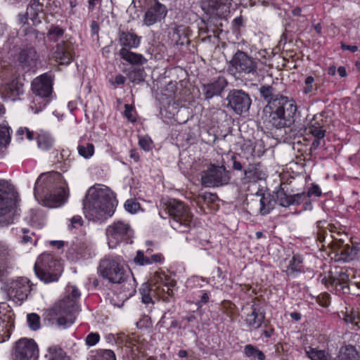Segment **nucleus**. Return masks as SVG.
<instances>
[{
	"label": "nucleus",
	"mask_w": 360,
	"mask_h": 360,
	"mask_svg": "<svg viewBox=\"0 0 360 360\" xmlns=\"http://www.w3.org/2000/svg\"><path fill=\"white\" fill-rule=\"evenodd\" d=\"M259 91L267 103L264 111L269 113L267 121L272 127L281 129L295 124L297 106L294 99L276 93L272 85H262Z\"/></svg>",
	"instance_id": "1"
},
{
	"label": "nucleus",
	"mask_w": 360,
	"mask_h": 360,
	"mask_svg": "<svg viewBox=\"0 0 360 360\" xmlns=\"http://www.w3.org/2000/svg\"><path fill=\"white\" fill-rule=\"evenodd\" d=\"M118 201L115 193L108 187L91 186L82 200L85 217L93 222L102 224L114 214Z\"/></svg>",
	"instance_id": "2"
},
{
	"label": "nucleus",
	"mask_w": 360,
	"mask_h": 360,
	"mask_svg": "<svg viewBox=\"0 0 360 360\" xmlns=\"http://www.w3.org/2000/svg\"><path fill=\"white\" fill-rule=\"evenodd\" d=\"M34 195L43 206L58 207L67 202L69 188L62 174L52 171L38 177L34 188Z\"/></svg>",
	"instance_id": "3"
},
{
	"label": "nucleus",
	"mask_w": 360,
	"mask_h": 360,
	"mask_svg": "<svg viewBox=\"0 0 360 360\" xmlns=\"http://www.w3.org/2000/svg\"><path fill=\"white\" fill-rule=\"evenodd\" d=\"M160 205L170 219L171 226L180 233H188L193 225V214L183 202L174 198H162Z\"/></svg>",
	"instance_id": "4"
},
{
	"label": "nucleus",
	"mask_w": 360,
	"mask_h": 360,
	"mask_svg": "<svg viewBox=\"0 0 360 360\" xmlns=\"http://www.w3.org/2000/svg\"><path fill=\"white\" fill-rule=\"evenodd\" d=\"M18 195L13 187L5 179H0V229L12 224L19 216Z\"/></svg>",
	"instance_id": "5"
},
{
	"label": "nucleus",
	"mask_w": 360,
	"mask_h": 360,
	"mask_svg": "<svg viewBox=\"0 0 360 360\" xmlns=\"http://www.w3.org/2000/svg\"><path fill=\"white\" fill-rule=\"evenodd\" d=\"M54 75L50 71L33 79L31 90L34 94L31 108L35 113L44 109L53 98Z\"/></svg>",
	"instance_id": "6"
},
{
	"label": "nucleus",
	"mask_w": 360,
	"mask_h": 360,
	"mask_svg": "<svg viewBox=\"0 0 360 360\" xmlns=\"http://www.w3.org/2000/svg\"><path fill=\"white\" fill-rule=\"evenodd\" d=\"M36 276L45 284L57 282L62 275L63 266L53 254L44 252L38 256L34 265Z\"/></svg>",
	"instance_id": "7"
},
{
	"label": "nucleus",
	"mask_w": 360,
	"mask_h": 360,
	"mask_svg": "<svg viewBox=\"0 0 360 360\" xmlns=\"http://www.w3.org/2000/svg\"><path fill=\"white\" fill-rule=\"evenodd\" d=\"M330 122L325 112H321L314 115L307 125L302 124L299 128L297 133L300 135L308 134L314 137L309 148L311 152L316 150L321 146L330 129Z\"/></svg>",
	"instance_id": "8"
},
{
	"label": "nucleus",
	"mask_w": 360,
	"mask_h": 360,
	"mask_svg": "<svg viewBox=\"0 0 360 360\" xmlns=\"http://www.w3.org/2000/svg\"><path fill=\"white\" fill-rule=\"evenodd\" d=\"M105 234L109 248L113 249L121 243L131 244L134 231L129 223L116 220L107 226Z\"/></svg>",
	"instance_id": "9"
},
{
	"label": "nucleus",
	"mask_w": 360,
	"mask_h": 360,
	"mask_svg": "<svg viewBox=\"0 0 360 360\" xmlns=\"http://www.w3.org/2000/svg\"><path fill=\"white\" fill-rule=\"evenodd\" d=\"M79 304L73 300L68 293L50 310L49 315L59 316L57 324L60 326L68 327L75 320V314L79 311Z\"/></svg>",
	"instance_id": "10"
},
{
	"label": "nucleus",
	"mask_w": 360,
	"mask_h": 360,
	"mask_svg": "<svg viewBox=\"0 0 360 360\" xmlns=\"http://www.w3.org/2000/svg\"><path fill=\"white\" fill-rule=\"evenodd\" d=\"M98 273L112 283H122L127 274L120 262L110 256L105 257L100 261Z\"/></svg>",
	"instance_id": "11"
},
{
	"label": "nucleus",
	"mask_w": 360,
	"mask_h": 360,
	"mask_svg": "<svg viewBox=\"0 0 360 360\" xmlns=\"http://www.w3.org/2000/svg\"><path fill=\"white\" fill-rule=\"evenodd\" d=\"M230 172L225 166L210 163L207 169L201 172L200 182L204 187H219L229 184Z\"/></svg>",
	"instance_id": "12"
},
{
	"label": "nucleus",
	"mask_w": 360,
	"mask_h": 360,
	"mask_svg": "<svg viewBox=\"0 0 360 360\" xmlns=\"http://www.w3.org/2000/svg\"><path fill=\"white\" fill-rule=\"evenodd\" d=\"M259 62V59L254 58L248 53L238 49L229 62V69L235 70L240 75H255L257 74Z\"/></svg>",
	"instance_id": "13"
},
{
	"label": "nucleus",
	"mask_w": 360,
	"mask_h": 360,
	"mask_svg": "<svg viewBox=\"0 0 360 360\" xmlns=\"http://www.w3.org/2000/svg\"><path fill=\"white\" fill-rule=\"evenodd\" d=\"M275 193L278 204L283 207L302 204L303 210H311L313 209L311 200L307 198L305 191L290 194L288 193V190H285L283 184H280L276 187Z\"/></svg>",
	"instance_id": "14"
},
{
	"label": "nucleus",
	"mask_w": 360,
	"mask_h": 360,
	"mask_svg": "<svg viewBox=\"0 0 360 360\" xmlns=\"http://www.w3.org/2000/svg\"><path fill=\"white\" fill-rule=\"evenodd\" d=\"M331 257L337 262H349L357 258L360 243H345L342 240L335 239L330 244Z\"/></svg>",
	"instance_id": "15"
},
{
	"label": "nucleus",
	"mask_w": 360,
	"mask_h": 360,
	"mask_svg": "<svg viewBox=\"0 0 360 360\" xmlns=\"http://www.w3.org/2000/svg\"><path fill=\"white\" fill-rule=\"evenodd\" d=\"M225 100L226 107L238 115L248 113L252 105L250 96L242 89L230 90Z\"/></svg>",
	"instance_id": "16"
},
{
	"label": "nucleus",
	"mask_w": 360,
	"mask_h": 360,
	"mask_svg": "<svg viewBox=\"0 0 360 360\" xmlns=\"http://www.w3.org/2000/svg\"><path fill=\"white\" fill-rule=\"evenodd\" d=\"M38 358L39 347L34 339L22 338L15 342L13 360H38Z\"/></svg>",
	"instance_id": "17"
},
{
	"label": "nucleus",
	"mask_w": 360,
	"mask_h": 360,
	"mask_svg": "<svg viewBox=\"0 0 360 360\" xmlns=\"http://www.w3.org/2000/svg\"><path fill=\"white\" fill-rule=\"evenodd\" d=\"M34 284L26 277H20L15 281H11L6 285L7 295L10 300H17L21 302L27 299L33 290Z\"/></svg>",
	"instance_id": "18"
},
{
	"label": "nucleus",
	"mask_w": 360,
	"mask_h": 360,
	"mask_svg": "<svg viewBox=\"0 0 360 360\" xmlns=\"http://www.w3.org/2000/svg\"><path fill=\"white\" fill-rule=\"evenodd\" d=\"M244 323L250 331L257 330L260 328L267 321L266 311L260 303L253 302L250 308H245Z\"/></svg>",
	"instance_id": "19"
},
{
	"label": "nucleus",
	"mask_w": 360,
	"mask_h": 360,
	"mask_svg": "<svg viewBox=\"0 0 360 360\" xmlns=\"http://www.w3.org/2000/svg\"><path fill=\"white\" fill-rule=\"evenodd\" d=\"M330 291L337 295L349 294V276L344 269L330 271Z\"/></svg>",
	"instance_id": "20"
},
{
	"label": "nucleus",
	"mask_w": 360,
	"mask_h": 360,
	"mask_svg": "<svg viewBox=\"0 0 360 360\" xmlns=\"http://www.w3.org/2000/svg\"><path fill=\"white\" fill-rule=\"evenodd\" d=\"M233 0H200L201 9L205 14H214L219 17H227Z\"/></svg>",
	"instance_id": "21"
},
{
	"label": "nucleus",
	"mask_w": 360,
	"mask_h": 360,
	"mask_svg": "<svg viewBox=\"0 0 360 360\" xmlns=\"http://www.w3.org/2000/svg\"><path fill=\"white\" fill-rule=\"evenodd\" d=\"M227 85L226 79L222 76H219L217 78L207 82H201L202 95L204 99L207 101L214 96H221Z\"/></svg>",
	"instance_id": "22"
},
{
	"label": "nucleus",
	"mask_w": 360,
	"mask_h": 360,
	"mask_svg": "<svg viewBox=\"0 0 360 360\" xmlns=\"http://www.w3.org/2000/svg\"><path fill=\"white\" fill-rule=\"evenodd\" d=\"M167 7L158 0H154V4L150 5L143 15V22L147 26H151L165 18L167 14Z\"/></svg>",
	"instance_id": "23"
},
{
	"label": "nucleus",
	"mask_w": 360,
	"mask_h": 360,
	"mask_svg": "<svg viewBox=\"0 0 360 360\" xmlns=\"http://www.w3.org/2000/svg\"><path fill=\"white\" fill-rule=\"evenodd\" d=\"M37 26L28 25L22 29L23 46L35 48L45 43V33L38 30Z\"/></svg>",
	"instance_id": "24"
},
{
	"label": "nucleus",
	"mask_w": 360,
	"mask_h": 360,
	"mask_svg": "<svg viewBox=\"0 0 360 360\" xmlns=\"http://www.w3.org/2000/svg\"><path fill=\"white\" fill-rule=\"evenodd\" d=\"M27 10L33 26L41 25L42 20L46 23H49V13L44 9V4L41 3L39 0H30L27 6Z\"/></svg>",
	"instance_id": "25"
},
{
	"label": "nucleus",
	"mask_w": 360,
	"mask_h": 360,
	"mask_svg": "<svg viewBox=\"0 0 360 360\" xmlns=\"http://www.w3.org/2000/svg\"><path fill=\"white\" fill-rule=\"evenodd\" d=\"M75 51L65 41L58 43L53 53L56 61L61 65H69L74 60Z\"/></svg>",
	"instance_id": "26"
},
{
	"label": "nucleus",
	"mask_w": 360,
	"mask_h": 360,
	"mask_svg": "<svg viewBox=\"0 0 360 360\" xmlns=\"http://www.w3.org/2000/svg\"><path fill=\"white\" fill-rule=\"evenodd\" d=\"M38 56L35 48L32 46H25L20 49L17 55V60L19 64L27 70L36 67Z\"/></svg>",
	"instance_id": "27"
},
{
	"label": "nucleus",
	"mask_w": 360,
	"mask_h": 360,
	"mask_svg": "<svg viewBox=\"0 0 360 360\" xmlns=\"http://www.w3.org/2000/svg\"><path fill=\"white\" fill-rule=\"evenodd\" d=\"M118 41L121 49H136L141 44V37L138 36L133 30L124 31L119 29L117 33Z\"/></svg>",
	"instance_id": "28"
},
{
	"label": "nucleus",
	"mask_w": 360,
	"mask_h": 360,
	"mask_svg": "<svg viewBox=\"0 0 360 360\" xmlns=\"http://www.w3.org/2000/svg\"><path fill=\"white\" fill-rule=\"evenodd\" d=\"M244 177L242 179L244 184L254 182L265 179L266 174L262 169L260 162L249 163L243 169Z\"/></svg>",
	"instance_id": "29"
},
{
	"label": "nucleus",
	"mask_w": 360,
	"mask_h": 360,
	"mask_svg": "<svg viewBox=\"0 0 360 360\" xmlns=\"http://www.w3.org/2000/svg\"><path fill=\"white\" fill-rule=\"evenodd\" d=\"M125 277L126 278H124V281L122 283H117L116 284L120 285V288L117 290L122 295V299H126L127 300L136 292V288L137 283L130 270L129 272L126 274Z\"/></svg>",
	"instance_id": "30"
},
{
	"label": "nucleus",
	"mask_w": 360,
	"mask_h": 360,
	"mask_svg": "<svg viewBox=\"0 0 360 360\" xmlns=\"http://www.w3.org/2000/svg\"><path fill=\"white\" fill-rule=\"evenodd\" d=\"M129 49H120L117 54L122 60L131 65L132 67H139L147 63L148 60L141 53H137Z\"/></svg>",
	"instance_id": "31"
},
{
	"label": "nucleus",
	"mask_w": 360,
	"mask_h": 360,
	"mask_svg": "<svg viewBox=\"0 0 360 360\" xmlns=\"http://www.w3.org/2000/svg\"><path fill=\"white\" fill-rule=\"evenodd\" d=\"M205 15L207 17L202 19V22L205 25L206 32H212L214 34L221 33L224 26L222 20L226 21V17H219L214 14Z\"/></svg>",
	"instance_id": "32"
},
{
	"label": "nucleus",
	"mask_w": 360,
	"mask_h": 360,
	"mask_svg": "<svg viewBox=\"0 0 360 360\" xmlns=\"http://www.w3.org/2000/svg\"><path fill=\"white\" fill-rule=\"evenodd\" d=\"M3 93L6 98L16 101L24 93L23 84L18 79H13L4 85Z\"/></svg>",
	"instance_id": "33"
},
{
	"label": "nucleus",
	"mask_w": 360,
	"mask_h": 360,
	"mask_svg": "<svg viewBox=\"0 0 360 360\" xmlns=\"http://www.w3.org/2000/svg\"><path fill=\"white\" fill-rule=\"evenodd\" d=\"M275 192L276 190L272 193L266 192V193L262 195V198L259 200L260 207L259 210V212L262 216L269 214L275 208V204L278 203Z\"/></svg>",
	"instance_id": "34"
},
{
	"label": "nucleus",
	"mask_w": 360,
	"mask_h": 360,
	"mask_svg": "<svg viewBox=\"0 0 360 360\" xmlns=\"http://www.w3.org/2000/svg\"><path fill=\"white\" fill-rule=\"evenodd\" d=\"M304 259L302 255L296 253L293 254L291 259L287 266V269L284 271L288 276L295 277L297 274L305 272L304 266Z\"/></svg>",
	"instance_id": "35"
},
{
	"label": "nucleus",
	"mask_w": 360,
	"mask_h": 360,
	"mask_svg": "<svg viewBox=\"0 0 360 360\" xmlns=\"http://www.w3.org/2000/svg\"><path fill=\"white\" fill-rule=\"evenodd\" d=\"M333 360H360V352L355 346L345 344L340 347L338 354Z\"/></svg>",
	"instance_id": "36"
},
{
	"label": "nucleus",
	"mask_w": 360,
	"mask_h": 360,
	"mask_svg": "<svg viewBox=\"0 0 360 360\" xmlns=\"http://www.w3.org/2000/svg\"><path fill=\"white\" fill-rule=\"evenodd\" d=\"M188 27L184 25L175 26L170 33L172 41L176 46H184L188 41Z\"/></svg>",
	"instance_id": "37"
},
{
	"label": "nucleus",
	"mask_w": 360,
	"mask_h": 360,
	"mask_svg": "<svg viewBox=\"0 0 360 360\" xmlns=\"http://www.w3.org/2000/svg\"><path fill=\"white\" fill-rule=\"evenodd\" d=\"M87 248L88 245L85 242L76 239L68 248L67 254L70 256L72 259L85 257Z\"/></svg>",
	"instance_id": "38"
},
{
	"label": "nucleus",
	"mask_w": 360,
	"mask_h": 360,
	"mask_svg": "<svg viewBox=\"0 0 360 360\" xmlns=\"http://www.w3.org/2000/svg\"><path fill=\"white\" fill-rule=\"evenodd\" d=\"M11 133L12 129L9 126L4 124H0V156H3L5 154L11 143Z\"/></svg>",
	"instance_id": "39"
},
{
	"label": "nucleus",
	"mask_w": 360,
	"mask_h": 360,
	"mask_svg": "<svg viewBox=\"0 0 360 360\" xmlns=\"http://www.w3.org/2000/svg\"><path fill=\"white\" fill-rule=\"evenodd\" d=\"M306 356L311 360H333L330 353L326 349H319L311 346L304 347Z\"/></svg>",
	"instance_id": "40"
},
{
	"label": "nucleus",
	"mask_w": 360,
	"mask_h": 360,
	"mask_svg": "<svg viewBox=\"0 0 360 360\" xmlns=\"http://www.w3.org/2000/svg\"><path fill=\"white\" fill-rule=\"evenodd\" d=\"M155 278L156 283L162 285L164 287L167 288V293L169 296L173 295V290L172 288L176 285V282L175 280L172 279L171 277L167 275L164 271L160 273L155 272Z\"/></svg>",
	"instance_id": "41"
},
{
	"label": "nucleus",
	"mask_w": 360,
	"mask_h": 360,
	"mask_svg": "<svg viewBox=\"0 0 360 360\" xmlns=\"http://www.w3.org/2000/svg\"><path fill=\"white\" fill-rule=\"evenodd\" d=\"M36 140L38 147L44 150H50L53 147L54 143V139L51 135L42 130L37 134Z\"/></svg>",
	"instance_id": "42"
},
{
	"label": "nucleus",
	"mask_w": 360,
	"mask_h": 360,
	"mask_svg": "<svg viewBox=\"0 0 360 360\" xmlns=\"http://www.w3.org/2000/svg\"><path fill=\"white\" fill-rule=\"evenodd\" d=\"M146 72L143 68L131 67L127 72V77L133 84H140L145 80Z\"/></svg>",
	"instance_id": "43"
},
{
	"label": "nucleus",
	"mask_w": 360,
	"mask_h": 360,
	"mask_svg": "<svg viewBox=\"0 0 360 360\" xmlns=\"http://www.w3.org/2000/svg\"><path fill=\"white\" fill-rule=\"evenodd\" d=\"M48 354H45L47 360H70L66 352L58 345H53L47 349Z\"/></svg>",
	"instance_id": "44"
},
{
	"label": "nucleus",
	"mask_w": 360,
	"mask_h": 360,
	"mask_svg": "<svg viewBox=\"0 0 360 360\" xmlns=\"http://www.w3.org/2000/svg\"><path fill=\"white\" fill-rule=\"evenodd\" d=\"M243 353L245 356L251 360H265L266 355L257 346L252 344L246 345L244 347Z\"/></svg>",
	"instance_id": "45"
},
{
	"label": "nucleus",
	"mask_w": 360,
	"mask_h": 360,
	"mask_svg": "<svg viewBox=\"0 0 360 360\" xmlns=\"http://www.w3.org/2000/svg\"><path fill=\"white\" fill-rule=\"evenodd\" d=\"M65 32V30L62 27L56 24H51L47 31L46 37L49 41L56 43L63 37Z\"/></svg>",
	"instance_id": "46"
},
{
	"label": "nucleus",
	"mask_w": 360,
	"mask_h": 360,
	"mask_svg": "<svg viewBox=\"0 0 360 360\" xmlns=\"http://www.w3.org/2000/svg\"><path fill=\"white\" fill-rule=\"evenodd\" d=\"M21 235H19V242L21 244H32L34 245H37V243L39 240V237L35 234L34 232L31 231L28 229L23 228L20 230Z\"/></svg>",
	"instance_id": "47"
},
{
	"label": "nucleus",
	"mask_w": 360,
	"mask_h": 360,
	"mask_svg": "<svg viewBox=\"0 0 360 360\" xmlns=\"http://www.w3.org/2000/svg\"><path fill=\"white\" fill-rule=\"evenodd\" d=\"M180 321L182 330L193 329V327L198 325V320L194 315V311L188 313L186 316H182Z\"/></svg>",
	"instance_id": "48"
},
{
	"label": "nucleus",
	"mask_w": 360,
	"mask_h": 360,
	"mask_svg": "<svg viewBox=\"0 0 360 360\" xmlns=\"http://www.w3.org/2000/svg\"><path fill=\"white\" fill-rule=\"evenodd\" d=\"M91 360H116V357L112 350L99 349L91 355Z\"/></svg>",
	"instance_id": "49"
},
{
	"label": "nucleus",
	"mask_w": 360,
	"mask_h": 360,
	"mask_svg": "<svg viewBox=\"0 0 360 360\" xmlns=\"http://www.w3.org/2000/svg\"><path fill=\"white\" fill-rule=\"evenodd\" d=\"M151 287L148 283H144L141 285L139 288V292L141 295V301L144 304L153 303V299L151 297Z\"/></svg>",
	"instance_id": "50"
},
{
	"label": "nucleus",
	"mask_w": 360,
	"mask_h": 360,
	"mask_svg": "<svg viewBox=\"0 0 360 360\" xmlns=\"http://www.w3.org/2000/svg\"><path fill=\"white\" fill-rule=\"evenodd\" d=\"M41 319L39 314L36 313H31L27 315V323L29 328L33 330L36 331L39 330L41 327Z\"/></svg>",
	"instance_id": "51"
},
{
	"label": "nucleus",
	"mask_w": 360,
	"mask_h": 360,
	"mask_svg": "<svg viewBox=\"0 0 360 360\" xmlns=\"http://www.w3.org/2000/svg\"><path fill=\"white\" fill-rule=\"evenodd\" d=\"M232 162V169L236 171H243L245 169V162L243 161V157L239 153H233L231 157Z\"/></svg>",
	"instance_id": "52"
},
{
	"label": "nucleus",
	"mask_w": 360,
	"mask_h": 360,
	"mask_svg": "<svg viewBox=\"0 0 360 360\" xmlns=\"http://www.w3.org/2000/svg\"><path fill=\"white\" fill-rule=\"evenodd\" d=\"M79 154L87 159L91 158L94 153V146L91 143H87L86 146L79 145L77 147Z\"/></svg>",
	"instance_id": "53"
},
{
	"label": "nucleus",
	"mask_w": 360,
	"mask_h": 360,
	"mask_svg": "<svg viewBox=\"0 0 360 360\" xmlns=\"http://www.w3.org/2000/svg\"><path fill=\"white\" fill-rule=\"evenodd\" d=\"M124 209L131 214H135L141 209V205L135 199L131 198L125 202Z\"/></svg>",
	"instance_id": "54"
},
{
	"label": "nucleus",
	"mask_w": 360,
	"mask_h": 360,
	"mask_svg": "<svg viewBox=\"0 0 360 360\" xmlns=\"http://www.w3.org/2000/svg\"><path fill=\"white\" fill-rule=\"evenodd\" d=\"M65 293H68L72 299L79 304V300L81 296V292L78 288L75 285H68L65 288Z\"/></svg>",
	"instance_id": "55"
},
{
	"label": "nucleus",
	"mask_w": 360,
	"mask_h": 360,
	"mask_svg": "<svg viewBox=\"0 0 360 360\" xmlns=\"http://www.w3.org/2000/svg\"><path fill=\"white\" fill-rule=\"evenodd\" d=\"M197 347L202 353V354L213 355L217 352V348L215 345L207 346L202 342H198Z\"/></svg>",
	"instance_id": "56"
},
{
	"label": "nucleus",
	"mask_w": 360,
	"mask_h": 360,
	"mask_svg": "<svg viewBox=\"0 0 360 360\" xmlns=\"http://www.w3.org/2000/svg\"><path fill=\"white\" fill-rule=\"evenodd\" d=\"M134 262L139 266H146L150 264L149 257L145 256L142 250H138L134 258Z\"/></svg>",
	"instance_id": "57"
},
{
	"label": "nucleus",
	"mask_w": 360,
	"mask_h": 360,
	"mask_svg": "<svg viewBox=\"0 0 360 360\" xmlns=\"http://www.w3.org/2000/svg\"><path fill=\"white\" fill-rule=\"evenodd\" d=\"M153 142L150 136H143L139 137V146L145 151H150L153 148Z\"/></svg>",
	"instance_id": "58"
},
{
	"label": "nucleus",
	"mask_w": 360,
	"mask_h": 360,
	"mask_svg": "<svg viewBox=\"0 0 360 360\" xmlns=\"http://www.w3.org/2000/svg\"><path fill=\"white\" fill-rule=\"evenodd\" d=\"M110 302L115 307H121L123 306L126 299H122V295L118 290H116L109 298Z\"/></svg>",
	"instance_id": "59"
},
{
	"label": "nucleus",
	"mask_w": 360,
	"mask_h": 360,
	"mask_svg": "<svg viewBox=\"0 0 360 360\" xmlns=\"http://www.w3.org/2000/svg\"><path fill=\"white\" fill-rule=\"evenodd\" d=\"M136 326L139 329H147L151 328L152 321L150 317L148 315L142 316V317L136 322Z\"/></svg>",
	"instance_id": "60"
},
{
	"label": "nucleus",
	"mask_w": 360,
	"mask_h": 360,
	"mask_svg": "<svg viewBox=\"0 0 360 360\" xmlns=\"http://www.w3.org/2000/svg\"><path fill=\"white\" fill-rule=\"evenodd\" d=\"M46 8H47L46 11H48L49 15L54 17L58 13L56 9L60 8V3L57 0H49L46 3Z\"/></svg>",
	"instance_id": "61"
},
{
	"label": "nucleus",
	"mask_w": 360,
	"mask_h": 360,
	"mask_svg": "<svg viewBox=\"0 0 360 360\" xmlns=\"http://www.w3.org/2000/svg\"><path fill=\"white\" fill-rule=\"evenodd\" d=\"M308 198L310 199L311 197H321L322 195V192L320 187L316 184H312L311 187H309L307 192H305Z\"/></svg>",
	"instance_id": "62"
},
{
	"label": "nucleus",
	"mask_w": 360,
	"mask_h": 360,
	"mask_svg": "<svg viewBox=\"0 0 360 360\" xmlns=\"http://www.w3.org/2000/svg\"><path fill=\"white\" fill-rule=\"evenodd\" d=\"M314 82V78L312 76H307L304 79V86L302 89L304 94H309L312 92L314 87L313 83Z\"/></svg>",
	"instance_id": "63"
},
{
	"label": "nucleus",
	"mask_w": 360,
	"mask_h": 360,
	"mask_svg": "<svg viewBox=\"0 0 360 360\" xmlns=\"http://www.w3.org/2000/svg\"><path fill=\"white\" fill-rule=\"evenodd\" d=\"M266 329L262 331V336L269 338L275 333V328L273 325L271 324L269 320H267L264 324Z\"/></svg>",
	"instance_id": "64"
}]
</instances>
